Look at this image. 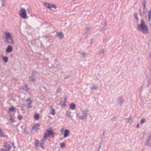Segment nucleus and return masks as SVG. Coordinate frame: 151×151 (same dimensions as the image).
<instances>
[{
  "label": "nucleus",
  "instance_id": "nucleus-1",
  "mask_svg": "<svg viewBox=\"0 0 151 151\" xmlns=\"http://www.w3.org/2000/svg\"><path fill=\"white\" fill-rule=\"evenodd\" d=\"M141 23L137 25V30H142V32L144 34L148 33V29L147 26L145 24V21L143 19L141 20Z\"/></svg>",
  "mask_w": 151,
  "mask_h": 151
},
{
  "label": "nucleus",
  "instance_id": "nucleus-2",
  "mask_svg": "<svg viewBox=\"0 0 151 151\" xmlns=\"http://www.w3.org/2000/svg\"><path fill=\"white\" fill-rule=\"evenodd\" d=\"M4 34L5 35V41L7 42L8 43L13 44L14 43L12 37L9 32H4Z\"/></svg>",
  "mask_w": 151,
  "mask_h": 151
},
{
  "label": "nucleus",
  "instance_id": "nucleus-3",
  "mask_svg": "<svg viewBox=\"0 0 151 151\" xmlns=\"http://www.w3.org/2000/svg\"><path fill=\"white\" fill-rule=\"evenodd\" d=\"M20 10L19 11L20 16L23 19H25L27 17V14L26 10L24 9L22 7L20 8Z\"/></svg>",
  "mask_w": 151,
  "mask_h": 151
},
{
  "label": "nucleus",
  "instance_id": "nucleus-4",
  "mask_svg": "<svg viewBox=\"0 0 151 151\" xmlns=\"http://www.w3.org/2000/svg\"><path fill=\"white\" fill-rule=\"evenodd\" d=\"M124 101V100L122 96L120 97L117 100V104L120 106H122Z\"/></svg>",
  "mask_w": 151,
  "mask_h": 151
},
{
  "label": "nucleus",
  "instance_id": "nucleus-5",
  "mask_svg": "<svg viewBox=\"0 0 151 151\" xmlns=\"http://www.w3.org/2000/svg\"><path fill=\"white\" fill-rule=\"evenodd\" d=\"M25 101H29V102L27 103V108L29 109H31L32 107V106L31 105V104L32 103V100L30 99H26Z\"/></svg>",
  "mask_w": 151,
  "mask_h": 151
},
{
  "label": "nucleus",
  "instance_id": "nucleus-6",
  "mask_svg": "<svg viewBox=\"0 0 151 151\" xmlns=\"http://www.w3.org/2000/svg\"><path fill=\"white\" fill-rule=\"evenodd\" d=\"M57 36L59 39H62L64 37V35L62 32H57L56 33Z\"/></svg>",
  "mask_w": 151,
  "mask_h": 151
},
{
  "label": "nucleus",
  "instance_id": "nucleus-7",
  "mask_svg": "<svg viewBox=\"0 0 151 151\" xmlns=\"http://www.w3.org/2000/svg\"><path fill=\"white\" fill-rule=\"evenodd\" d=\"M12 47L10 45H9L7 47L6 51L7 52H10L12 50Z\"/></svg>",
  "mask_w": 151,
  "mask_h": 151
},
{
  "label": "nucleus",
  "instance_id": "nucleus-8",
  "mask_svg": "<svg viewBox=\"0 0 151 151\" xmlns=\"http://www.w3.org/2000/svg\"><path fill=\"white\" fill-rule=\"evenodd\" d=\"M88 112L89 110L87 109H86L82 111V114L85 116H86V117H87Z\"/></svg>",
  "mask_w": 151,
  "mask_h": 151
},
{
  "label": "nucleus",
  "instance_id": "nucleus-9",
  "mask_svg": "<svg viewBox=\"0 0 151 151\" xmlns=\"http://www.w3.org/2000/svg\"><path fill=\"white\" fill-rule=\"evenodd\" d=\"M69 131L68 129H65V130L64 133V137H68L69 134Z\"/></svg>",
  "mask_w": 151,
  "mask_h": 151
},
{
  "label": "nucleus",
  "instance_id": "nucleus-10",
  "mask_svg": "<svg viewBox=\"0 0 151 151\" xmlns=\"http://www.w3.org/2000/svg\"><path fill=\"white\" fill-rule=\"evenodd\" d=\"M15 109L12 106L11 108H10L9 109V111L8 112V114H10V112H13L15 111Z\"/></svg>",
  "mask_w": 151,
  "mask_h": 151
},
{
  "label": "nucleus",
  "instance_id": "nucleus-11",
  "mask_svg": "<svg viewBox=\"0 0 151 151\" xmlns=\"http://www.w3.org/2000/svg\"><path fill=\"white\" fill-rule=\"evenodd\" d=\"M46 131L47 132L50 136V135H52V137L54 136V133L51 130L47 129Z\"/></svg>",
  "mask_w": 151,
  "mask_h": 151
},
{
  "label": "nucleus",
  "instance_id": "nucleus-12",
  "mask_svg": "<svg viewBox=\"0 0 151 151\" xmlns=\"http://www.w3.org/2000/svg\"><path fill=\"white\" fill-rule=\"evenodd\" d=\"M45 139L43 138L40 141V147L42 148H45V147H43V145L44 143L45 140H44Z\"/></svg>",
  "mask_w": 151,
  "mask_h": 151
},
{
  "label": "nucleus",
  "instance_id": "nucleus-13",
  "mask_svg": "<svg viewBox=\"0 0 151 151\" xmlns=\"http://www.w3.org/2000/svg\"><path fill=\"white\" fill-rule=\"evenodd\" d=\"M98 87V85L97 84H93V86L92 87H90V89L91 90L94 89L96 90L97 89Z\"/></svg>",
  "mask_w": 151,
  "mask_h": 151
},
{
  "label": "nucleus",
  "instance_id": "nucleus-14",
  "mask_svg": "<svg viewBox=\"0 0 151 151\" xmlns=\"http://www.w3.org/2000/svg\"><path fill=\"white\" fill-rule=\"evenodd\" d=\"M91 29L92 28L90 27H88L86 28L85 30V34H89L90 33V32L91 31Z\"/></svg>",
  "mask_w": 151,
  "mask_h": 151
},
{
  "label": "nucleus",
  "instance_id": "nucleus-15",
  "mask_svg": "<svg viewBox=\"0 0 151 151\" xmlns=\"http://www.w3.org/2000/svg\"><path fill=\"white\" fill-rule=\"evenodd\" d=\"M70 107L71 110H73L76 108V105L75 104L72 103L70 104Z\"/></svg>",
  "mask_w": 151,
  "mask_h": 151
},
{
  "label": "nucleus",
  "instance_id": "nucleus-16",
  "mask_svg": "<svg viewBox=\"0 0 151 151\" xmlns=\"http://www.w3.org/2000/svg\"><path fill=\"white\" fill-rule=\"evenodd\" d=\"M151 140V136L150 135L148 136V138L147 139L146 144H145L146 145H148L149 144L150 141Z\"/></svg>",
  "mask_w": 151,
  "mask_h": 151
},
{
  "label": "nucleus",
  "instance_id": "nucleus-17",
  "mask_svg": "<svg viewBox=\"0 0 151 151\" xmlns=\"http://www.w3.org/2000/svg\"><path fill=\"white\" fill-rule=\"evenodd\" d=\"M38 74V73L36 71H33L32 73V76L36 77Z\"/></svg>",
  "mask_w": 151,
  "mask_h": 151
},
{
  "label": "nucleus",
  "instance_id": "nucleus-18",
  "mask_svg": "<svg viewBox=\"0 0 151 151\" xmlns=\"http://www.w3.org/2000/svg\"><path fill=\"white\" fill-rule=\"evenodd\" d=\"M39 129V127L35 125H34L32 127V129L35 130L36 132Z\"/></svg>",
  "mask_w": 151,
  "mask_h": 151
},
{
  "label": "nucleus",
  "instance_id": "nucleus-19",
  "mask_svg": "<svg viewBox=\"0 0 151 151\" xmlns=\"http://www.w3.org/2000/svg\"><path fill=\"white\" fill-rule=\"evenodd\" d=\"M44 4L47 8H49L51 9V4H49L47 3H44Z\"/></svg>",
  "mask_w": 151,
  "mask_h": 151
},
{
  "label": "nucleus",
  "instance_id": "nucleus-20",
  "mask_svg": "<svg viewBox=\"0 0 151 151\" xmlns=\"http://www.w3.org/2000/svg\"><path fill=\"white\" fill-rule=\"evenodd\" d=\"M29 78L31 80L32 82H34L36 81V79L35 77L33 76L29 77Z\"/></svg>",
  "mask_w": 151,
  "mask_h": 151
},
{
  "label": "nucleus",
  "instance_id": "nucleus-21",
  "mask_svg": "<svg viewBox=\"0 0 151 151\" xmlns=\"http://www.w3.org/2000/svg\"><path fill=\"white\" fill-rule=\"evenodd\" d=\"M50 113L52 115H54L55 114V111L54 109L52 108Z\"/></svg>",
  "mask_w": 151,
  "mask_h": 151
},
{
  "label": "nucleus",
  "instance_id": "nucleus-22",
  "mask_svg": "<svg viewBox=\"0 0 151 151\" xmlns=\"http://www.w3.org/2000/svg\"><path fill=\"white\" fill-rule=\"evenodd\" d=\"M49 136L50 135H49L48 133L47 132H45L43 137V139H44L45 140H46V139L47 137H49Z\"/></svg>",
  "mask_w": 151,
  "mask_h": 151
},
{
  "label": "nucleus",
  "instance_id": "nucleus-23",
  "mask_svg": "<svg viewBox=\"0 0 151 151\" xmlns=\"http://www.w3.org/2000/svg\"><path fill=\"white\" fill-rule=\"evenodd\" d=\"M39 115L38 114H36L34 116V118L35 120H37L39 119Z\"/></svg>",
  "mask_w": 151,
  "mask_h": 151
},
{
  "label": "nucleus",
  "instance_id": "nucleus-24",
  "mask_svg": "<svg viewBox=\"0 0 151 151\" xmlns=\"http://www.w3.org/2000/svg\"><path fill=\"white\" fill-rule=\"evenodd\" d=\"M3 59L4 62L5 63H7L8 61V58L6 56L3 57Z\"/></svg>",
  "mask_w": 151,
  "mask_h": 151
},
{
  "label": "nucleus",
  "instance_id": "nucleus-25",
  "mask_svg": "<svg viewBox=\"0 0 151 151\" xmlns=\"http://www.w3.org/2000/svg\"><path fill=\"white\" fill-rule=\"evenodd\" d=\"M148 14L149 16V21H150L151 19V9L150 11L148 12Z\"/></svg>",
  "mask_w": 151,
  "mask_h": 151
},
{
  "label": "nucleus",
  "instance_id": "nucleus-26",
  "mask_svg": "<svg viewBox=\"0 0 151 151\" xmlns=\"http://www.w3.org/2000/svg\"><path fill=\"white\" fill-rule=\"evenodd\" d=\"M5 151H9L10 149L11 148V147L10 145H7V147H5Z\"/></svg>",
  "mask_w": 151,
  "mask_h": 151
},
{
  "label": "nucleus",
  "instance_id": "nucleus-27",
  "mask_svg": "<svg viewBox=\"0 0 151 151\" xmlns=\"http://www.w3.org/2000/svg\"><path fill=\"white\" fill-rule=\"evenodd\" d=\"M134 17L135 19H136L137 21H139V18L137 15V13H134Z\"/></svg>",
  "mask_w": 151,
  "mask_h": 151
},
{
  "label": "nucleus",
  "instance_id": "nucleus-28",
  "mask_svg": "<svg viewBox=\"0 0 151 151\" xmlns=\"http://www.w3.org/2000/svg\"><path fill=\"white\" fill-rule=\"evenodd\" d=\"M0 137H5L4 136L3 133L2 132V130L1 129L0 127Z\"/></svg>",
  "mask_w": 151,
  "mask_h": 151
},
{
  "label": "nucleus",
  "instance_id": "nucleus-29",
  "mask_svg": "<svg viewBox=\"0 0 151 151\" xmlns=\"http://www.w3.org/2000/svg\"><path fill=\"white\" fill-rule=\"evenodd\" d=\"M39 141L37 139L35 141V145L36 147H38L39 146Z\"/></svg>",
  "mask_w": 151,
  "mask_h": 151
},
{
  "label": "nucleus",
  "instance_id": "nucleus-30",
  "mask_svg": "<svg viewBox=\"0 0 151 151\" xmlns=\"http://www.w3.org/2000/svg\"><path fill=\"white\" fill-rule=\"evenodd\" d=\"M61 92H62L61 88H58L57 90V91H56L57 93H61Z\"/></svg>",
  "mask_w": 151,
  "mask_h": 151
},
{
  "label": "nucleus",
  "instance_id": "nucleus-31",
  "mask_svg": "<svg viewBox=\"0 0 151 151\" xmlns=\"http://www.w3.org/2000/svg\"><path fill=\"white\" fill-rule=\"evenodd\" d=\"M86 117H86V116H85L83 115V116H80L79 117V118L81 120H83L86 119Z\"/></svg>",
  "mask_w": 151,
  "mask_h": 151
},
{
  "label": "nucleus",
  "instance_id": "nucleus-32",
  "mask_svg": "<svg viewBox=\"0 0 151 151\" xmlns=\"http://www.w3.org/2000/svg\"><path fill=\"white\" fill-rule=\"evenodd\" d=\"M60 145L61 147H64L66 145V144L64 142H62L60 144Z\"/></svg>",
  "mask_w": 151,
  "mask_h": 151
},
{
  "label": "nucleus",
  "instance_id": "nucleus-33",
  "mask_svg": "<svg viewBox=\"0 0 151 151\" xmlns=\"http://www.w3.org/2000/svg\"><path fill=\"white\" fill-rule=\"evenodd\" d=\"M126 119L128 120L127 122H128L129 123H131L133 121L132 119L131 118H127Z\"/></svg>",
  "mask_w": 151,
  "mask_h": 151
},
{
  "label": "nucleus",
  "instance_id": "nucleus-34",
  "mask_svg": "<svg viewBox=\"0 0 151 151\" xmlns=\"http://www.w3.org/2000/svg\"><path fill=\"white\" fill-rule=\"evenodd\" d=\"M70 113H71L70 112ZM65 116L66 117H69V118L71 117V116L70 115V113L68 112H66L65 114Z\"/></svg>",
  "mask_w": 151,
  "mask_h": 151
},
{
  "label": "nucleus",
  "instance_id": "nucleus-35",
  "mask_svg": "<svg viewBox=\"0 0 151 151\" xmlns=\"http://www.w3.org/2000/svg\"><path fill=\"white\" fill-rule=\"evenodd\" d=\"M146 121V119L145 118L142 119L141 120L140 123L142 124H143Z\"/></svg>",
  "mask_w": 151,
  "mask_h": 151
},
{
  "label": "nucleus",
  "instance_id": "nucleus-36",
  "mask_svg": "<svg viewBox=\"0 0 151 151\" xmlns=\"http://www.w3.org/2000/svg\"><path fill=\"white\" fill-rule=\"evenodd\" d=\"M17 118L19 120H20L22 119L23 117L22 115H19L18 116Z\"/></svg>",
  "mask_w": 151,
  "mask_h": 151
},
{
  "label": "nucleus",
  "instance_id": "nucleus-37",
  "mask_svg": "<svg viewBox=\"0 0 151 151\" xmlns=\"http://www.w3.org/2000/svg\"><path fill=\"white\" fill-rule=\"evenodd\" d=\"M11 117L10 118V119H9V120L10 121H11L12 122H14V121H13V117H12V114H11V116H10Z\"/></svg>",
  "mask_w": 151,
  "mask_h": 151
},
{
  "label": "nucleus",
  "instance_id": "nucleus-38",
  "mask_svg": "<svg viewBox=\"0 0 151 151\" xmlns=\"http://www.w3.org/2000/svg\"><path fill=\"white\" fill-rule=\"evenodd\" d=\"M7 142H6L4 143V147H7V145H7Z\"/></svg>",
  "mask_w": 151,
  "mask_h": 151
},
{
  "label": "nucleus",
  "instance_id": "nucleus-39",
  "mask_svg": "<svg viewBox=\"0 0 151 151\" xmlns=\"http://www.w3.org/2000/svg\"><path fill=\"white\" fill-rule=\"evenodd\" d=\"M51 8L52 7H53L55 9H56L57 8V6L55 4H51Z\"/></svg>",
  "mask_w": 151,
  "mask_h": 151
},
{
  "label": "nucleus",
  "instance_id": "nucleus-40",
  "mask_svg": "<svg viewBox=\"0 0 151 151\" xmlns=\"http://www.w3.org/2000/svg\"><path fill=\"white\" fill-rule=\"evenodd\" d=\"M147 12V9L146 8L143 9V13L145 14Z\"/></svg>",
  "mask_w": 151,
  "mask_h": 151
},
{
  "label": "nucleus",
  "instance_id": "nucleus-41",
  "mask_svg": "<svg viewBox=\"0 0 151 151\" xmlns=\"http://www.w3.org/2000/svg\"><path fill=\"white\" fill-rule=\"evenodd\" d=\"M81 55H83V56H82V57H84V56L86 55V52H82V53H81Z\"/></svg>",
  "mask_w": 151,
  "mask_h": 151
},
{
  "label": "nucleus",
  "instance_id": "nucleus-42",
  "mask_svg": "<svg viewBox=\"0 0 151 151\" xmlns=\"http://www.w3.org/2000/svg\"><path fill=\"white\" fill-rule=\"evenodd\" d=\"M104 52V49H102L101 50L99 51V53H100V52L103 53Z\"/></svg>",
  "mask_w": 151,
  "mask_h": 151
},
{
  "label": "nucleus",
  "instance_id": "nucleus-43",
  "mask_svg": "<svg viewBox=\"0 0 151 151\" xmlns=\"http://www.w3.org/2000/svg\"><path fill=\"white\" fill-rule=\"evenodd\" d=\"M116 119V117H114L113 118L111 119V120L112 121H113L114 120Z\"/></svg>",
  "mask_w": 151,
  "mask_h": 151
},
{
  "label": "nucleus",
  "instance_id": "nucleus-44",
  "mask_svg": "<svg viewBox=\"0 0 151 151\" xmlns=\"http://www.w3.org/2000/svg\"><path fill=\"white\" fill-rule=\"evenodd\" d=\"M142 4H143V8H146L145 6H146V4L145 3H142Z\"/></svg>",
  "mask_w": 151,
  "mask_h": 151
},
{
  "label": "nucleus",
  "instance_id": "nucleus-45",
  "mask_svg": "<svg viewBox=\"0 0 151 151\" xmlns=\"http://www.w3.org/2000/svg\"><path fill=\"white\" fill-rule=\"evenodd\" d=\"M25 87L27 89L29 90V88H28V86L27 84H25L24 85Z\"/></svg>",
  "mask_w": 151,
  "mask_h": 151
},
{
  "label": "nucleus",
  "instance_id": "nucleus-46",
  "mask_svg": "<svg viewBox=\"0 0 151 151\" xmlns=\"http://www.w3.org/2000/svg\"><path fill=\"white\" fill-rule=\"evenodd\" d=\"M136 127L137 128H138L139 127V124H137V125L136 126Z\"/></svg>",
  "mask_w": 151,
  "mask_h": 151
},
{
  "label": "nucleus",
  "instance_id": "nucleus-47",
  "mask_svg": "<svg viewBox=\"0 0 151 151\" xmlns=\"http://www.w3.org/2000/svg\"><path fill=\"white\" fill-rule=\"evenodd\" d=\"M37 125V126L38 127H39V124L38 123H37L36 125Z\"/></svg>",
  "mask_w": 151,
  "mask_h": 151
},
{
  "label": "nucleus",
  "instance_id": "nucleus-48",
  "mask_svg": "<svg viewBox=\"0 0 151 151\" xmlns=\"http://www.w3.org/2000/svg\"><path fill=\"white\" fill-rule=\"evenodd\" d=\"M12 145L13 146H14V142H12Z\"/></svg>",
  "mask_w": 151,
  "mask_h": 151
},
{
  "label": "nucleus",
  "instance_id": "nucleus-49",
  "mask_svg": "<svg viewBox=\"0 0 151 151\" xmlns=\"http://www.w3.org/2000/svg\"><path fill=\"white\" fill-rule=\"evenodd\" d=\"M5 5L4 3H2V6H4Z\"/></svg>",
  "mask_w": 151,
  "mask_h": 151
},
{
  "label": "nucleus",
  "instance_id": "nucleus-50",
  "mask_svg": "<svg viewBox=\"0 0 151 151\" xmlns=\"http://www.w3.org/2000/svg\"><path fill=\"white\" fill-rule=\"evenodd\" d=\"M66 98H65V101H64V102L65 103V102H66Z\"/></svg>",
  "mask_w": 151,
  "mask_h": 151
},
{
  "label": "nucleus",
  "instance_id": "nucleus-51",
  "mask_svg": "<svg viewBox=\"0 0 151 151\" xmlns=\"http://www.w3.org/2000/svg\"><path fill=\"white\" fill-rule=\"evenodd\" d=\"M63 106H66V104H65V103L63 104Z\"/></svg>",
  "mask_w": 151,
  "mask_h": 151
},
{
  "label": "nucleus",
  "instance_id": "nucleus-52",
  "mask_svg": "<svg viewBox=\"0 0 151 151\" xmlns=\"http://www.w3.org/2000/svg\"><path fill=\"white\" fill-rule=\"evenodd\" d=\"M63 130V128L62 129L60 130V131H61H61H62Z\"/></svg>",
  "mask_w": 151,
  "mask_h": 151
},
{
  "label": "nucleus",
  "instance_id": "nucleus-53",
  "mask_svg": "<svg viewBox=\"0 0 151 151\" xmlns=\"http://www.w3.org/2000/svg\"><path fill=\"white\" fill-rule=\"evenodd\" d=\"M139 14H140V15L141 16H142V14H141L140 13H139Z\"/></svg>",
  "mask_w": 151,
  "mask_h": 151
},
{
  "label": "nucleus",
  "instance_id": "nucleus-54",
  "mask_svg": "<svg viewBox=\"0 0 151 151\" xmlns=\"http://www.w3.org/2000/svg\"><path fill=\"white\" fill-rule=\"evenodd\" d=\"M21 110L23 111V110H24V109H21Z\"/></svg>",
  "mask_w": 151,
  "mask_h": 151
},
{
  "label": "nucleus",
  "instance_id": "nucleus-55",
  "mask_svg": "<svg viewBox=\"0 0 151 151\" xmlns=\"http://www.w3.org/2000/svg\"><path fill=\"white\" fill-rule=\"evenodd\" d=\"M4 149L2 148H1V150H3Z\"/></svg>",
  "mask_w": 151,
  "mask_h": 151
},
{
  "label": "nucleus",
  "instance_id": "nucleus-56",
  "mask_svg": "<svg viewBox=\"0 0 151 151\" xmlns=\"http://www.w3.org/2000/svg\"><path fill=\"white\" fill-rule=\"evenodd\" d=\"M13 146L14 147V148H15V146Z\"/></svg>",
  "mask_w": 151,
  "mask_h": 151
},
{
  "label": "nucleus",
  "instance_id": "nucleus-57",
  "mask_svg": "<svg viewBox=\"0 0 151 151\" xmlns=\"http://www.w3.org/2000/svg\"><path fill=\"white\" fill-rule=\"evenodd\" d=\"M104 132H103V135H104Z\"/></svg>",
  "mask_w": 151,
  "mask_h": 151
},
{
  "label": "nucleus",
  "instance_id": "nucleus-58",
  "mask_svg": "<svg viewBox=\"0 0 151 151\" xmlns=\"http://www.w3.org/2000/svg\"><path fill=\"white\" fill-rule=\"evenodd\" d=\"M68 77H67V78H68Z\"/></svg>",
  "mask_w": 151,
  "mask_h": 151
},
{
  "label": "nucleus",
  "instance_id": "nucleus-59",
  "mask_svg": "<svg viewBox=\"0 0 151 151\" xmlns=\"http://www.w3.org/2000/svg\"><path fill=\"white\" fill-rule=\"evenodd\" d=\"M68 77H67V78H68Z\"/></svg>",
  "mask_w": 151,
  "mask_h": 151
},
{
  "label": "nucleus",
  "instance_id": "nucleus-60",
  "mask_svg": "<svg viewBox=\"0 0 151 151\" xmlns=\"http://www.w3.org/2000/svg\"><path fill=\"white\" fill-rule=\"evenodd\" d=\"M131 151V150H129V151Z\"/></svg>",
  "mask_w": 151,
  "mask_h": 151
},
{
  "label": "nucleus",
  "instance_id": "nucleus-61",
  "mask_svg": "<svg viewBox=\"0 0 151 151\" xmlns=\"http://www.w3.org/2000/svg\"><path fill=\"white\" fill-rule=\"evenodd\" d=\"M0 151H1V150H0Z\"/></svg>",
  "mask_w": 151,
  "mask_h": 151
}]
</instances>
